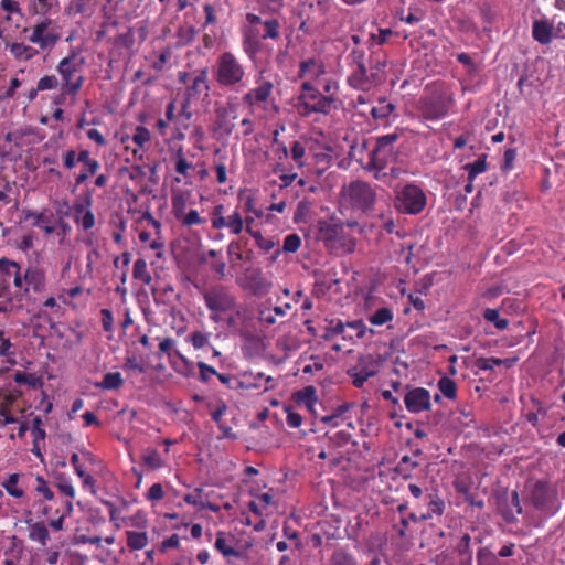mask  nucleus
Returning <instances> with one entry per match:
<instances>
[{"instance_id":"18","label":"nucleus","mask_w":565,"mask_h":565,"mask_svg":"<svg viewBox=\"0 0 565 565\" xmlns=\"http://www.w3.org/2000/svg\"><path fill=\"white\" fill-rule=\"evenodd\" d=\"M292 398L297 404L303 405L309 413H316V405L318 404L319 398L317 390L312 385H308L302 390L295 392L292 394Z\"/></svg>"},{"instance_id":"16","label":"nucleus","mask_w":565,"mask_h":565,"mask_svg":"<svg viewBox=\"0 0 565 565\" xmlns=\"http://www.w3.org/2000/svg\"><path fill=\"white\" fill-rule=\"evenodd\" d=\"M449 100L444 97L426 98L422 104L423 116L430 120H438L448 114Z\"/></svg>"},{"instance_id":"26","label":"nucleus","mask_w":565,"mask_h":565,"mask_svg":"<svg viewBox=\"0 0 565 565\" xmlns=\"http://www.w3.org/2000/svg\"><path fill=\"white\" fill-rule=\"evenodd\" d=\"M428 508L427 512L419 516V520H430L435 516H441L445 511V502L437 494L428 495Z\"/></svg>"},{"instance_id":"44","label":"nucleus","mask_w":565,"mask_h":565,"mask_svg":"<svg viewBox=\"0 0 565 565\" xmlns=\"http://www.w3.org/2000/svg\"><path fill=\"white\" fill-rule=\"evenodd\" d=\"M393 104L386 100H380L376 106L372 107L371 114L375 119H385L393 113Z\"/></svg>"},{"instance_id":"46","label":"nucleus","mask_w":565,"mask_h":565,"mask_svg":"<svg viewBox=\"0 0 565 565\" xmlns=\"http://www.w3.org/2000/svg\"><path fill=\"white\" fill-rule=\"evenodd\" d=\"M553 497V493L544 486L537 484L533 492V501L535 505L540 508H544L547 503V500Z\"/></svg>"},{"instance_id":"63","label":"nucleus","mask_w":565,"mask_h":565,"mask_svg":"<svg viewBox=\"0 0 565 565\" xmlns=\"http://www.w3.org/2000/svg\"><path fill=\"white\" fill-rule=\"evenodd\" d=\"M163 495H164V491H163L161 483H153L147 493V500H149L151 502H157V501L161 500L163 498Z\"/></svg>"},{"instance_id":"7","label":"nucleus","mask_w":565,"mask_h":565,"mask_svg":"<svg viewBox=\"0 0 565 565\" xmlns=\"http://www.w3.org/2000/svg\"><path fill=\"white\" fill-rule=\"evenodd\" d=\"M427 204L424 190L414 183H408L395 191L394 206L404 214L417 215Z\"/></svg>"},{"instance_id":"30","label":"nucleus","mask_w":565,"mask_h":565,"mask_svg":"<svg viewBox=\"0 0 565 565\" xmlns=\"http://www.w3.org/2000/svg\"><path fill=\"white\" fill-rule=\"evenodd\" d=\"M10 52L15 58L23 61H29L38 54L34 47L18 42L10 45Z\"/></svg>"},{"instance_id":"12","label":"nucleus","mask_w":565,"mask_h":565,"mask_svg":"<svg viewBox=\"0 0 565 565\" xmlns=\"http://www.w3.org/2000/svg\"><path fill=\"white\" fill-rule=\"evenodd\" d=\"M299 78L301 84H308L311 87L323 88V83L328 79H334L326 70L320 60L309 58L300 63Z\"/></svg>"},{"instance_id":"47","label":"nucleus","mask_w":565,"mask_h":565,"mask_svg":"<svg viewBox=\"0 0 565 565\" xmlns=\"http://www.w3.org/2000/svg\"><path fill=\"white\" fill-rule=\"evenodd\" d=\"M248 234L255 239L256 245L265 252H269L276 245L271 238L264 237L257 230L248 228Z\"/></svg>"},{"instance_id":"43","label":"nucleus","mask_w":565,"mask_h":565,"mask_svg":"<svg viewBox=\"0 0 565 565\" xmlns=\"http://www.w3.org/2000/svg\"><path fill=\"white\" fill-rule=\"evenodd\" d=\"M438 388L445 397H447L449 399H454L456 397L457 385L451 379H449L447 376H443L438 381Z\"/></svg>"},{"instance_id":"4","label":"nucleus","mask_w":565,"mask_h":565,"mask_svg":"<svg viewBox=\"0 0 565 565\" xmlns=\"http://www.w3.org/2000/svg\"><path fill=\"white\" fill-rule=\"evenodd\" d=\"M213 78L220 87H245L248 74L244 64L231 52H223L216 58L212 70Z\"/></svg>"},{"instance_id":"48","label":"nucleus","mask_w":565,"mask_h":565,"mask_svg":"<svg viewBox=\"0 0 565 565\" xmlns=\"http://www.w3.org/2000/svg\"><path fill=\"white\" fill-rule=\"evenodd\" d=\"M61 82L55 75H45L38 81L36 90H51L56 89Z\"/></svg>"},{"instance_id":"52","label":"nucleus","mask_w":565,"mask_h":565,"mask_svg":"<svg viewBox=\"0 0 565 565\" xmlns=\"http://www.w3.org/2000/svg\"><path fill=\"white\" fill-rule=\"evenodd\" d=\"M284 412L287 415L286 422L290 428H299L302 425V416L296 413L290 405H284Z\"/></svg>"},{"instance_id":"64","label":"nucleus","mask_w":565,"mask_h":565,"mask_svg":"<svg viewBox=\"0 0 565 565\" xmlns=\"http://www.w3.org/2000/svg\"><path fill=\"white\" fill-rule=\"evenodd\" d=\"M58 490L67 498L66 500H72L75 498V489L71 481L63 480L57 483Z\"/></svg>"},{"instance_id":"17","label":"nucleus","mask_w":565,"mask_h":565,"mask_svg":"<svg viewBox=\"0 0 565 565\" xmlns=\"http://www.w3.org/2000/svg\"><path fill=\"white\" fill-rule=\"evenodd\" d=\"M377 373V365L372 361H361L356 366L349 371L355 387H362L364 383Z\"/></svg>"},{"instance_id":"60","label":"nucleus","mask_w":565,"mask_h":565,"mask_svg":"<svg viewBox=\"0 0 565 565\" xmlns=\"http://www.w3.org/2000/svg\"><path fill=\"white\" fill-rule=\"evenodd\" d=\"M18 418L11 414V407L0 404V427L17 423Z\"/></svg>"},{"instance_id":"51","label":"nucleus","mask_w":565,"mask_h":565,"mask_svg":"<svg viewBox=\"0 0 565 565\" xmlns=\"http://www.w3.org/2000/svg\"><path fill=\"white\" fill-rule=\"evenodd\" d=\"M12 152V135L0 134V160L4 161Z\"/></svg>"},{"instance_id":"42","label":"nucleus","mask_w":565,"mask_h":565,"mask_svg":"<svg viewBox=\"0 0 565 565\" xmlns=\"http://www.w3.org/2000/svg\"><path fill=\"white\" fill-rule=\"evenodd\" d=\"M203 490L198 488L192 493H189L184 497V501L193 507L196 508H209L212 511H216V508H214L211 504H206V502L202 498Z\"/></svg>"},{"instance_id":"1","label":"nucleus","mask_w":565,"mask_h":565,"mask_svg":"<svg viewBox=\"0 0 565 565\" xmlns=\"http://www.w3.org/2000/svg\"><path fill=\"white\" fill-rule=\"evenodd\" d=\"M322 94L319 87H311L308 84H301L300 93L297 97L296 108L299 115L310 116L311 114H329L335 108L339 84L337 79H328L323 83Z\"/></svg>"},{"instance_id":"49","label":"nucleus","mask_w":565,"mask_h":565,"mask_svg":"<svg viewBox=\"0 0 565 565\" xmlns=\"http://www.w3.org/2000/svg\"><path fill=\"white\" fill-rule=\"evenodd\" d=\"M194 349H202L210 343V333L195 331L186 339Z\"/></svg>"},{"instance_id":"3","label":"nucleus","mask_w":565,"mask_h":565,"mask_svg":"<svg viewBox=\"0 0 565 565\" xmlns=\"http://www.w3.org/2000/svg\"><path fill=\"white\" fill-rule=\"evenodd\" d=\"M255 87L248 89L243 95L242 103L249 108L250 115H256L257 111H260V117L270 119L279 111V107L273 96L274 84L265 78L263 71L255 76Z\"/></svg>"},{"instance_id":"9","label":"nucleus","mask_w":565,"mask_h":565,"mask_svg":"<svg viewBox=\"0 0 565 565\" xmlns=\"http://www.w3.org/2000/svg\"><path fill=\"white\" fill-rule=\"evenodd\" d=\"M211 224L215 230H226L231 235H239L245 227V221L238 207L224 215V206L218 204L211 212Z\"/></svg>"},{"instance_id":"55","label":"nucleus","mask_w":565,"mask_h":565,"mask_svg":"<svg viewBox=\"0 0 565 565\" xmlns=\"http://www.w3.org/2000/svg\"><path fill=\"white\" fill-rule=\"evenodd\" d=\"M36 8L41 14L56 12L60 8L58 0H36Z\"/></svg>"},{"instance_id":"31","label":"nucleus","mask_w":565,"mask_h":565,"mask_svg":"<svg viewBox=\"0 0 565 565\" xmlns=\"http://www.w3.org/2000/svg\"><path fill=\"white\" fill-rule=\"evenodd\" d=\"M393 318V311L387 307H382L374 311L372 315H370L369 321L373 326L381 327L391 322Z\"/></svg>"},{"instance_id":"20","label":"nucleus","mask_w":565,"mask_h":565,"mask_svg":"<svg viewBox=\"0 0 565 565\" xmlns=\"http://www.w3.org/2000/svg\"><path fill=\"white\" fill-rule=\"evenodd\" d=\"M327 324L324 327L323 338L326 340H330L334 337H341L343 340L353 341L354 335L350 332H347V321H342L341 319H330L326 321Z\"/></svg>"},{"instance_id":"58","label":"nucleus","mask_w":565,"mask_h":565,"mask_svg":"<svg viewBox=\"0 0 565 565\" xmlns=\"http://www.w3.org/2000/svg\"><path fill=\"white\" fill-rule=\"evenodd\" d=\"M62 161L63 166L67 170H72L76 167L77 161V152L73 149H68L62 152Z\"/></svg>"},{"instance_id":"38","label":"nucleus","mask_w":565,"mask_h":565,"mask_svg":"<svg viewBox=\"0 0 565 565\" xmlns=\"http://www.w3.org/2000/svg\"><path fill=\"white\" fill-rule=\"evenodd\" d=\"M23 214H24L25 220L34 218L33 225L43 227L45 233L51 234L54 232L53 226H50V225L44 226V224H46L49 222V218H47V216H45L44 213H38L35 211L24 210Z\"/></svg>"},{"instance_id":"40","label":"nucleus","mask_w":565,"mask_h":565,"mask_svg":"<svg viewBox=\"0 0 565 565\" xmlns=\"http://www.w3.org/2000/svg\"><path fill=\"white\" fill-rule=\"evenodd\" d=\"M463 169L468 173V179L473 181L477 175L483 173L487 170L486 157L479 158L471 163H467Z\"/></svg>"},{"instance_id":"33","label":"nucleus","mask_w":565,"mask_h":565,"mask_svg":"<svg viewBox=\"0 0 565 565\" xmlns=\"http://www.w3.org/2000/svg\"><path fill=\"white\" fill-rule=\"evenodd\" d=\"M515 360L499 358H480L477 360V366L483 371H492L495 366H511Z\"/></svg>"},{"instance_id":"27","label":"nucleus","mask_w":565,"mask_h":565,"mask_svg":"<svg viewBox=\"0 0 565 565\" xmlns=\"http://www.w3.org/2000/svg\"><path fill=\"white\" fill-rule=\"evenodd\" d=\"M274 504V497L269 492L262 493L248 503V509L256 515H264L267 508Z\"/></svg>"},{"instance_id":"32","label":"nucleus","mask_w":565,"mask_h":565,"mask_svg":"<svg viewBox=\"0 0 565 565\" xmlns=\"http://www.w3.org/2000/svg\"><path fill=\"white\" fill-rule=\"evenodd\" d=\"M13 380L18 384H26L33 388H40L43 385L42 379L34 373L18 371L14 373Z\"/></svg>"},{"instance_id":"15","label":"nucleus","mask_w":565,"mask_h":565,"mask_svg":"<svg viewBox=\"0 0 565 565\" xmlns=\"http://www.w3.org/2000/svg\"><path fill=\"white\" fill-rule=\"evenodd\" d=\"M50 24V19H45L44 21L35 24L32 29L31 35L29 36L30 42L38 44L42 50L53 47L57 43L60 36L56 33L47 32Z\"/></svg>"},{"instance_id":"50","label":"nucleus","mask_w":565,"mask_h":565,"mask_svg":"<svg viewBox=\"0 0 565 565\" xmlns=\"http://www.w3.org/2000/svg\"><path fill=\"white\" fill-rule=\"evenodd\" d=\"M35 481H36V486H35V491L40 494L43 495V499L45 501H54V493L53 491L51 490V488L49 487L47 482L45 481V479L41 476H36L35 478Z\"/></svg>"},{"instance_id":"41","label":"nucleus","mask_w":565,"mask_h":565,"mask_svg":"<svg viewBox=\"0 0 565 565\" xmlns=\"http://www.w3.org/2000/svg\"><path fill=\"white\" fill-rule=\"evenodd\" d=\"M100 164L82 166L79 173L75 177L74 186H79L85 183L89 177L97 174Z\"/></svg>"},{"instance_id":"25","label":"nucleus","mask_w":565,"mask_h":565,"mask_svg":"<svg viewBox=\"0 0 565 565\" xmlns=\"http://www.w3.org/2000/svg\"><path fill=\"white\" fill-rule=\"evenodd\" d=\"M553 29V24L547 20H535L532 29L534 40L541 44H548L552 41Z\"/></svg>"},{"instance_id":"39","label":"nucleus","mask_w":565,"mask_h":565,"mask_svg":"<svg viewBox=\"0 0 565 565\" xmlns=\"http://www.w3.org/2000/svg\"><path fill=\"white\" fill-rule=\"evenodd\" d=\"M349 84L356 89H366L369 81L366 79V68L359 65L358 71L349 77Z\"/></svg>"},{"instance_id":"21","label":"nucleus","mask_w":565,"mask_h":565,"mask_svg":"<svg viewBox=\"0 0 565 565\" xmlns=\"http://www.w3.org/2000/svg\"><path fill=\"white\" fill-rule=\"evenodd\" d=\"M28 537L32 542L39 543L41 546L45 547L50 540V533L47 525L43 521H32L28 520Z\"/></svg>"},{"instance_id":"23","label":"nucleus","mask_w":565,"mask_h":565,"mask_svg":"<svg viewBox=\"0 0 565 565\" xmlns=\"http://www.w3.org/2000/svg\"><path fill=\"white\" fill-rule=\"evenodd\" d=\"M13 268H18L15 260L0 258V298L9 292Z\"/></svg>"},{"instance_id":"53","label":"nucleus","mask_w":565,"mask_h":565,"mask_svg":"<svg viewBox=\"0 0 565 565\" xmlns=\"http://www.w3.org/2000/svg\"><path fill=\"white\" fill-rule=\"evenodd\" d=\"M162 465L163 460L156 450H147V454H143V466H148L151 469H157Z\"/></svg>"},{"instance_id":"57","label":"nucleus","mask_w":565,"mask_h":565,"mask_svg":"<svg viewBox=\"0 0 565 565\" xmlns=\"http://www.w3.org/2000/svg\"><path fill=\"white\" fill-rule=\"evenodd\" d=\"M178 220L181 221L182 224H184L186 226L199 225L204 222L203 218L199 215V213L195 210L184 212L183 215L180 216Z\"/></svg>"},{"instance_id":"8","label":"nucleus","mask_w":565,"mask_h":565,"mask_svg":"<svg viewBox=\"0 0 565 565\" xmlns=\"http://www.w3.org/2000/svg\"><path fill=\"white\" fill-rule=\"evenodd\" d=\"M396 140L397 135L395 134L386 135L377 139L369 162L376 173L383 172L391 163L396 161L398 154L394 146Z\"/></svg>"},{"instance_id":"54","label":"nucleus","mask_w":565,"mask_h":565,"mask_svg":"<svg viewBox=\"0 0 565 565\" xmlns=\"http://www.w3.org/2000/svg\"><path fill=\"white\" fill-rule=\"evenodd\" d=\"M301 245V238L297 234H289L284 239L282 250L285 253H295Z\"/></svg>"},{"instance_id":"5","label":"nucleus","mask_w":565,"mask_h":565,"mask_svg":"<svg viewBox=\"0 0 565 565\" xmlns=\"http://www.w3.org/2000/svg\"><path fill=\"white\" fill-rule=\"evenodd\" d=\"M375 201V192L372 186L362 181H353L344 185L340 194L341 212L347 210L365 212Z\"/></svg>"},{"instance_id":"34","label":"nucleus","mask_w":565,"mask_h":565,"mask_svg":"<svg viewBox=\"0 0 565 565\" xmlns=\"http://www.w3.org/2000/svg\"><path fill=\"white\" fill-rule=\"evenodd\" d=\"M264 33L260 35L263 40H277L280 36V22L278 19H267L263 22Z\"/></svg>"},{"instance_id":"37","label":"nucleus","mask_w":565,"mask_h":565,"mask_svg":"<svg viewBox=\"0 0 565 565\" xmlns=\"http://www.w3.org/2000/svg\"><path fill=\"white\" fill-rule=\"evenodd\" d=\"M20 476L18 473L9 475L3 481L2 487L13 498L20 499L24 495V491L18 487Z\"/></svg>"},{"instance_id":"28","label":"nucleus","mask_w":565,"mask_h":565,"mask_svg":"<svg viewBox=\"0 0 565 565\" xmlns=\"http://www.w3.org/2000/svg\"><path fill=\"white\" fill-rule=\"evenodd\" d=\"M243 47L245 53L250 57L254 58L256 53L259 51L260 47V38L255 32L253 28H249L244 38Z\"/></svg>"},{"instance_id":"11","label":"nucleus","mask_w":565,"mask_h":565,"mask_svg":"<svg viewBox=\"0 0 565 565\" xmlns=\"http://www.w3.org/2000/svg\"><path fill=\"white\" fill-rule=\"evenodd\" d=\"M210 86L207 83V73L206 71H201L198 74H194L190 77L188 87H186V97L185 103L182 106L181 117H184L185 120H189L191 117V111L188 110V107L202 100L209 96Z\"/></svg>"},{"instance_id":"36","label":"nucleus","mask_w":565,"mask_h":565,"mask_svg":"<svg viewBox=\"0 0 565 565\" xmlns=\"http://www.w3.org/2000/svg\"><path fill=\"white\" fill-rule=\"evenodd\" d=\"M347 332H350L354 335V338L362 339L367 333L374 334L372 329H369L363 320L356 319L352 321H347Z\"/></svg>"},{"instance_id":"22","label":"nucleus","mask_w":565,"mask_h":565,"mask_svg":"<svg viewBox=\"0 0 565 565\" xmlns=\"http://www.w3.org/2000/svg\"><path fill=\"white\" fill-rule=\"evenodd\" d=\"M24 281L34 292L45 289V273L39 266L31 265L24 271Z\"/></svg>"},{"instance_id":"45","label":"nucleus","mask_w":565,"mask_h":565,"mask_svg":"<svg viewBox=\"0 0 565 565\" xmlns=\"http://www.w3.org/2000/svg\"><path fill=\"white\" fill-rule=\"evenodd\" d=\"M483 317L487 321L493 323L499 330H504L509 326V321L504 318H501L497 309H486Z\"/></svg>"},{"instance_id":"61","label":"nucleus","mask_w":565,"mask_h":565,"mask_svg":"<svg viewBox=\"0 0 565 565\" xmlns=\"http://www.w3.org/2000/svg\"><path fill=\"white\" fill-rule=\"evenodd\" d=\"M477 562L478 565H497L495 556L486 548L478 552Z\"/></svg>"},{"instance_id":"14","label":"nucleus","mask_w":565,"mask_h":565,"mask_svg":"<svg viewBox=\"0 0 565 565\" xmlns=\"http://www.w3.org/2000/svg\"><path fill=\"white\" fill-rule=\"evenodd\" d=\"M404 404L408 412L418 414L428 411L431 406V396L424 387L409 388L404 396Z\"/></svg>"},{"instance_id":"6","label":"nucleus","mask_w":565,"mask_h":565,"mask_svg":"<svg viewBox=\"0 0 565 565\" xmlns=\"http://www.w3.org/2000/svg\"><path fill=\"white\" fill-rule=\"evenodd\" d=\"M204 303L210 310V319L218 323L224 320V315L236 308V298L226 287L216 286L209 289L204 296Z\"/></svg>"},{"instance_id":"2","label":"nucleus","mask_w":565,"mask_h":565,"mask_svg":"<svg viewBox=\"0 0 565 565\" xmlns=\"http://www.w3.org/2000/svg\"><path fill=\"white\" fill-rule=\"evenodd\" d=\"M85 57L75 47H71L68 54L58 62L56 71L61 76L62 93L54 99L55 105L62 104L66 96L76 98L85 82Z\"/></svg>"},{"instance_id":"24","label":"nucleus","mask_w":565,"mask_h":565,"mask_svg":"<svg viewBox=\"0 0 565 565\" xmlns=\"http://www.w3.org/2000/svg\"><path fill=\"white\" fill-rule=\"evenodd\" d=\"M169 360L172 369L185 377L193 376L195 373L194 364L189 361L181 353L174 351L173 354H169Z\"/></svg>"},{"instance_id":"10","label":"nucleus","mask_w":565,"mask_h":565,"mask_svg":"<svg viewBox=\"0 0 565 565\" xmlns=\"http://www.w3.org/2000/svg\"><path fill=\"white\" fill-rule=\"evenodd\" d=\"M241 100L237 96H228L224 104L215 105V125L226 135L232 134L238 118Z\"/></svg>"},{"instance_id":"35","label":"nucleus","mask_w":565,"mask_h":565,"mask_svg":"<svg viewBox=\"0 0 565 565\" xmlns=\"http://www.w3.org/2000/svg\"><path fill=\"white\" fill-rule=\"evenodd\" d=\"M122 379L119 372H109L106 373L103 377V381L96 383L95 386L103 390H117L121 386Z\"/></svg>"},{"instance_id":"56","label":"nucleus","mask_w":565,"mask_h":565,"mask_svg":"<svg viewBox=\"0 0 565 565\" xmlns=\"http://www.w3.org/2000/svg\"><path fill=\"white\" fill-rule=\"evenodd\" d=\"M186 200L181 193H173L172 195V209L177 218L183 215L185 212Z\"/></svg>"},{"instance_id":"62","label":"nucleus","mask_w":565,"mask_h":565,"mask_svg":"<svg viewBox=\"0 0 565 565\" xmlns=\"http://www.w3.org/2000/svg\"><path fill=\"white\" fill-rule=\"evenodd\" d=\"M13 347L10 338L6 337V332L3 329H0V356H9L11 353V348Z\"/></svg>"},{"instance_id":"19","label":"nucleus","mask_w":565,"mask_h":565,"mask_svg":"<svg viewBox=\"0 0 565 565\" xmlns=\"http://www.w3.org/2000/svg\"><path fill=\"white\" fill-rule=\"evenodd\" d=\"M214 546L224 557L233 556L239 558L243 556V553L235 547V539L223 532L216 534Z\"/></svg>"},{"instance_id":"29","label":"nucleus","mask_w":565,"mask_h":565,"mask_svg":"<svg viewBox=\"0 0 565 565\" xmlns=\"http://www.w3.org/2000/svg\"><path fill=\"white\" fill-rule=\"evenodd\" d=\"M93 189L87 188L84 196L74 203V213H75V222L79 223V217L84 215L85 212L90 211V206L93 205Z\"/></svg>"},{"instance_id":"59","label":"nucleus","mask_w":565,"mask_h":565,"mask_svg":"<svg viewBox=\"0 0 565 565\" xmlns=\"http://www.w3.org/2000/svg\"><path fill=\"white\" fill-rule=\"evenodd\" d=\"M305 153H306L305 146L299 141H295L291 146V158L297 163L298 167L303 166L302 158H303Z\"/></svg>"},{"instance_id":"13","label":"nucleus","mask_w":565,"mask_h":565,"mask_svg":"<svg viewBox=\"0 0 565 565\" xmlns=\"http://www.w3.org/2000/svg\"><path fill=\"white\" fill-rule=\"evenodd\" d=\"M51 503L44 504L41 510V515L49 519V525L54 531H61L64 526V520L73 512V502L70 500L50 501Z\"/></svg>"}]
</instances>
